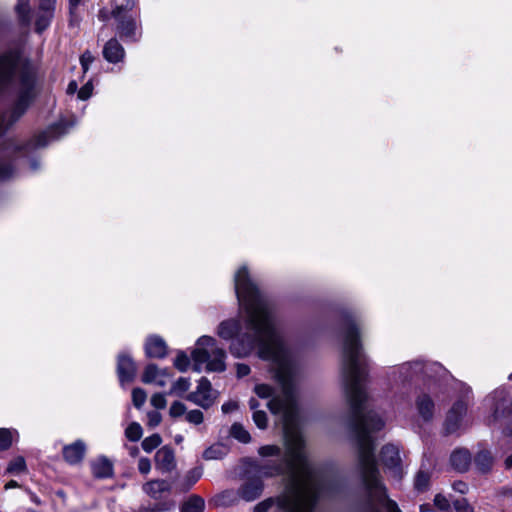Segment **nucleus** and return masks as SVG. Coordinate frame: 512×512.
Here are the masks:
<instances>
[{
  "mask_svg": "<svg viewBox=\"0 0 512 512\" xmlns=\"http://www.w3.org/2000/svg\"><path fill=\"white\" fill-rule=\"evenodd\" d=\"M202 468L196 467L191 469L185 476L184 488H191L202 476Z\"/></svg>",
  "mask_w": 512,
  "mask_h": 512,
  "instance_id": "f704fd0d",
  "label": "nucleus"
},
{
  "mask_svg": "<svg viewBox=\"0 0 512 512\" xmlns=\"http://www.w3.org/2000/svg\"><path fill=\"white\" fill-rule=\"evenodd\" d=\"M117 373L121 385L130 383L136 375V366L132 358L127 354H119L117 362Z\"/></svg>",
  "mask_w": 512,
  "mask_h": 512,
  "instance_id": "4468645a",
  "label": "nucleus"
},
{
  "mask_svg": "<svg viewBox=\"0 0 512 512\" xmlns=\"http://www.w3.org/2000/svg\"><path fill=\"white\" fill-rule=\"evenodd\" d=\"M13 169L10 164H0V180H5L12 176Z\"/></svg>",
  "mask_w": 512,
  "mask_h": 512,
  "instance_id": "5fc2aeb1",
  "label": "nucleus"
},
{
  "mask_svg": "<svg viewBox=\"0 0 512 512\" xmlns=\"http://www.w3.org/2000/svg\"><path fill=\"white\" fill-rule=\"evenodd\" d=\"M191 386V382L189 378L180 377L170 387L168 395H174L181 397L184 393H186Z\"/></svg>",
  "mask_w": 512,
  "mask_h": 512,
  "instance_id": "a878e982",
  "label": "nucleus"
},
{
  "mask_svg": "<svg viewBox=\"0 0 512 512\" xmlns=\"http://www.w3.org/2000/svg\"><path fill=\"white\" fill-rule=\"evenodd\" d=\"M34 77L16 51L0 56V135L13 126L33 100Z\"/></svg>",
  "mask_w": 512,
  "mask_h": 512,
  "instance_id": "7ed1b4c3",
  "label": "nucleus"
},
{
  "mask_svg": "<svg viewBox=\"0 0 512 512\" xmlns=\"http://www.w3.org/2000/svg\"><path fill=\"white\" fill-rule=\"evenodd\" d=\"M186 399L195 405L208 409L214 404L216 395L212 389L210 381L207 378L202 377L198 381L196 390L189 393L186 396Z\"/></svg>",
  "mask_w": 512,
  "mask_h": 512,
  "instance_id": "0eeeda50",
  "label": "nucleus"
},
{
  "mask_svg": "<svg viewBox=\"0 0 512 512\" xmlns=\"http://www.w3.org/2000/svg\"><path fill=\"white\" fill-rule=\"evenodd\" d=\"M19 484L15 481V480H11L9 481L6 485H5V489H11V488H16L18 487Z\"/></svg>",
  "mask_w": 512,
  "mask_h": 512,
  "instance_id": "69168bd1",
  "label": "nucleus"
},
{
  "mask_svg": "<svg viewBox=\"0 0 512 512\" xmlns=\"http://www.w3.org/2000/svg\"><path fill=\"white\" fill-rule=\"evenodd\" d=\"M171 486L165 480H152L144 484L143 490L154 499H158L164 492L170 491Z\"/></svg>",
  "mask_w": 512,
  "mask_h": 512,
  "instance_id": "5701e85b",
  "label": "nucleus"
},
{
  "mask_svg": "<svg viewBox=\"0 0 512 512\" xmlns=\"http://www.w3.org/2000/svg\"><path fill=\"white\" fill-rule=\"evenodd\" d=\"M172 375L167 369H160L155 364H149L142 375V382L146 384L153 383L159 387L166 386Z\"/></svg>",
  "mask_w": 512,
  "mask_h": 512,
  "instance_id": "ddd939ff",
  "label": "nucleus"
},
{
  "mask_svg": "<svg viewBox=\"0 0 512 512\" xmlns=\"http://www.w3.org/2000/svg\"><path fill=\"white\" fill-rule=\"evenodd\" d=\"M223 455V448L220 445L211 446L207 448L203 453V457L206 460L220 459Z\"/></svg>",
  "mask_w": 512,
  "mask_h": 512,
  "instance_id": "4c0bfd02",
  "label": "nucleus"
},
{
  "mask_svg": "<svg viewBox=\"0 0 512 512\" xmlns=\"http://www.w3.org/2000/svg\"><path fill=\"white\" fill-rule=\"evenodd\" d=\"M186 420L191 424L199 425L203 422L204 416L200 410L195 409L186 413Z\"/></svg>",
  "mask_w": 512,
  "mask_h": 512,
  "instance_id": "c03bdc74",
  "label": "nucleus"
},
{
  "mask_svg": "<svg viewBox=\"0 0 512 512\" xmlns=\"http://www.w3.org/2000/svg\"><path fill=\"white\" fill-rule=\"evenodd\" d=\"M368 374V361L362 350L359 330L347 320L342 334L341 378L350 406V428L357 450V462L365 486V495L352 506L351 512H401L395 501L388 499L386 488L379 478L374 454L372 433L380 431L385 422L381 416L368 410V396L363 383Z\"/></svg>",
  "mask_w": 512,
  "mask_h": 512,
  "instance_id": "f03ea898",
  "label": "nucleus"
},
{
  "mask_svg": "<svg viewBox=\"0 0 512 512\" xmlns=\"http://www.w3.org/2000/svg\"><path fill=\"white\" fill-rule=\"evenodd\" d=\"M505 466L507 469H510L512 467V455H510L506 458Z\"/></svg>",
  "mask_w": 512,
  "mask_h": 512,
  "instance_id": "338daca9",
  "label": "nucleus"
},
{
  "mask_svg": "<svg viewBox=\"0 0 512 512\" xmlns=\"http://www.w3.org/2000/svg\"><path fill=\"white\" fill-rule=\"evenodd\" d=\"M151 405L156 409H164L166 407L167 401L165 394L163 393H155L151 397Z\"/></svg>",
  "mask_w": 512,
  "mask_h": 512,
  "instance_id": "a18cd8bd",
  "label": "nucleus"
},
{
  "mask_svg": "<svg viewBox=\"0 0 512 512\" xmlns=\"http://www.w3.org/2000/svg\"><path fill=\"white\" fill-rule=\"evenodd\" d=\"M25 470H26V463H25V459L22 456H18L15 459H13L7 467L8 473H20Z\"/></svg>",
  "mask_w": 512,
  "mask_h": 512,
  "instance_id": "e433bc0d",
  "label": "nucleus"
},
{
  "mask_svg": "<svg viewBox=\"0 0 512 512\" xmlns=\"http://www.w3.org/2000/svg\"><path fill=\"white\" fill-rule=\"evenodd\" d=\"M78 89V85L75 81H71L68 85L67 92L69 94H74Z\"/></svg>",
  "mask_w": 512,
  "mask_h": 512,
  "instance_id": "0e129e2a",
  "label": "nucleus"
},
{
  "mask_svg": "<svg viewBox=\"0 0 512 512\" xmlns=\"http://www.w3.org/2000/svg\"><path fill=\"white\" fill-rule=\"evenodd\" d=\"M85 453L86 444L82 440H76L63 448V457L65 461L71 465L80 463L83 460Z\"/></svg>",
  "mask_w": 512,
  "mask_h": 512,
  "instance_id": "a211bd4d",
  "label": "nucleus"
},
{
  "mask_svg": "<svg viewBox=\"0 0 512 512\" xmlns=\"http://www.w3.org/2000/svg\"><path fill=\"white\" fill-rule=\"evenodd\" d=\"M184 414H186V406L182 402L175 401L171 404L169 409V415L172 418H178Z\"/></svg>",
  "mask_w": 512,
  "mask_h": 512,
  "instance_id": "a19ab883",
  "label": "nucleus"
},
{
  "mask_svg": "<svg viewBox=\"0 0 512 512\" xmlns=\"http://www.w3.org/2000/svg\"><path fill=\"white\" fill-rule=\"evenodd\" d=\"M103 57L109 63H119L125 58V50L116 38L108 40L103 47Z\"/></svg>",
  "mask_w": 512,
  "mask_h": 512,
  "instance_id": "6ab92c4d",
  "label": "nucleus"
},
{
  "mask_svg": "<svg viewBox=\"0 0 512 512\" xmlns=\"http://www.w3.org/2000/svg\"><path fill=\"white\" fill-rule=\"evenodd\" d=\"M143 435L142 427L137 422H132L125 430V436L132 442H137Z\"/></svg>",
  "mask_w": 512,
  "mask_h": 512,
  "instance_id": "2f4dec72",
  "label": "nucleus"
},
{
  "mask_svg": "<svg viewBox=\"0 0 512 512\" xmlns=\"http://www.w3.org/2000/svg\"><path fill=\"white\" fill-rule=\"evenodd\" d=\"M19 20L25 24L29 25L31 21L30 17V0H18L17 5L15 7Z\"/></svg>",
  "mask_w": 512,
  "mask_h": 512,
  "instance_id": "cd10ccee",
  "label": "nucleus"
},
{
  "mask_svg": "<svg viewBox=\"0 0 512 512\" xmlns=\"http://www.w3.org/2000/svg\"><path fill=\"white\" fill-rule=\"evenodd\" d=\"M135 1L134 0H128L125 5H121L120 7H123V14H130L129 12L134 8Z\"/></svg>",
  "mask_w": 512,
  "mask_h": 512,
  "instance_id": "052dcab7",
  "label": "nucleus"
},
{
  "mask_svg": "<svg viewBox=\"0 0 512 512\" xmlns=\"http://www.w3.org/2000/svg\"><path fill=\"white\" fill-rule=\"evenodd\" d=\"M156 468L162 472H169L176 466L174 451L167 446L160 448L155 455Z\"/></svg>",
  "mask_w": 512,
  "mask_h": 512,
  "instance_id": "aec40b11",
  "label": "nucleus"
},
{
  "mask_svg": "<svg viewBox=\"0 0 512 512\" xmlns=\"http://www.w3.org/2000/svg\"><path fill=\"white\" fill-rule=\"evenodd\" d=\"M433 502L437 510L441 512H451L450 500L442 493H437Z\"/></svg>",
  "mask_w": 512,
  "mask_h": 512,
  "instance_id": "c9c22d12",
  "label": "nucleus"
},
{
  "mask_svg": "<svg viewBox=\"0 0 512 512\" xmlns=\"http://www.w3.org/2000/svg\"><path fill=\"white\" fill-rule=\"evenodd\" d=\"M26 492H27L31 502H33L37 506H41L43 504L41 499L35 493H33L30 490H26Z\"/></svg>",
  "mask_w": 512,
  "mask_h": 512,
  "instance_id": "bf43d9fd",
  "label": "nucleus"
},
{
  "mask_svg": "<svg viewBox=\"0 0 512 512\" xmlns=\"http://www.w3.org/2000/svg\"><path fill=\"white\" fill-rule=\"evenodd\" d=\"M145 352L150 358H164L167 355V345L162 338L150 336L146 340Z\"/></svg>",
  "mask_w": 512,
  "mask_h": 512,
  "instance_id": "412c9836",
  "label": "nucleus"
},
{
  "mask_svg": "<svg viewBox=\"0 0 512 512\" xmlns=\"http://www.w3.org/2000/svg\"><path fill=\"white\" fill-rule=\"evenodd\" d=\"M252 418L258 428L265 429L267 427V414L265 411H254Z\"/></svg>",
  "mask_w": 512,
  "mask_h": 512,
  "instance_id": "37998d69",
  "label": "nucleus"
},
{
  "mask_svg": "<svg viewBox=\"0 0 512 512\" xmlns=\"http://www.w3.org/2000/svg\"><path fill=\"white\" fill-rule=\"evenodd\" d=\"M147 418H148L147 424L151 428L158 426L162 421V416L157 411H149L147 413Z\"/></svg>",
  "mask_w": 512,
  "mask_h": 512,
  "instance_id": "de8ad7c7",
  "label": "nucleus"
},
{
  "mask_svg": "<svg viewBox=\"0 0 512 512\" xmlns=\"http://www.w3.org/2000/svg\"><path fill=\"white\" fill-rule=\"evenodd\" d=\"M450 462L458 472H465L469 468L471 456L468 450L459 449L451 454Z\"/></svg>",
  "mask_w": 512,
  "mask_h": 512,
  "instance_id": "4be33fe9",
  "label": "nucleus"
},
{
  "mask_svg": "<svg viewBox=\"0 0 512 512\" xmlns=\"http://www.w3.org/2000/svg\"><path fill=\"white\" fill-rule=\"evenodd\" d=\"M485 405L492 411L493 420L512 413V401L507 398L505 388H497L485 398Z\"/></svg>",
  "mask_w": 512,
  "mask_h": 512,
  "instance_id": "423d86ee",
  "label": "nucleus"
},
{
  "mask_svg": "<svg viewBox=\"0 0 512 512\" xmlns=\"http://www.w3.org/2000/svg\"><path fill=\"white\" fill-rule=\"evenodd\" d=\"M53 16H54L53 12L38 10L36 23H35L36 32H38V33L43 32L50 25V22H51Z\"/></svg>",
  "mask_w": 512,
  "mask_h": 512,
  "instance_id": "c85d7f7f",
  "label": "nucleus"
},
{
  "mask_svg": "<svg viewBox=\"0 0 512 512\" xmlns=\"http://www.w3.org/2000/svg\"><path fill=\"white\" fill-rule=\"evenodd\" d=\"M91 473L96 479H108L114 474L113 463L105 456H98L89 463Z\"/></svg>",
  "mask_w": 512,
  "mask_h": 512,
  "instance_id": "dca6fc26",
  "label": "nucleus"
},
{
  "mask_svg": "<svg viewBox=\"0 0 512 512\" xmlns=\"http://www.w3.org/2000/svg\"><path fill=\"white\" fill-rule=\"evenodd\" d=\"M209 360L206 361V370L209 372H223L226 369V352L216 346L208 347Z\"/></svg>",
  "mask_w": 512,
  "mask_h": 512,
  "instance_id": "f3484780",
  "label": "nucleus"
},
{
  "mask_svg": "<svg viewBox=\"0 0 512 512\" xmlns=\"http://www.w3.org/2000/svg\"><path fill=\"white\" fill-rule=\"evenodd\" d=\"M430 473L428 471L419 470L415 476L414 486L419 492H423L428 489L430 483Z\"/></svg>",
  "mask_w": 512,
  "mask_h": 512,
  "instance_id": "c756f323",
  "label": "nucleus"
},
{
  "mask_svg": "<svg viewBox=\"0 0 512 512\" xmlns=\"http://www.w3.org/2000/svg\"><path fill=\"white\" fill-rule=\"evenodd\" d=\"M147 395L146 392L141 388H135L132 391V401L136 408H141L145 401H146Z\"/></svg>",
  "mask_w": 512,
  "mask_h": 512,
  "instance_id": "58836bf2",
  "label": "nucleus"
},
{
  "mask_svg": "<svg viewBox=\"0 0 512 512\" xmlns=\"http://www.w3.org/2000/svg\"><path fill=\"white\" fill-rule=\"evenodd\" d=\"M216 343L215 338L211 336H201L196 342V348L191 352V358L193 360V370L195 372H201L202 367L209 360L208 347H213Z\"/></svg>",
  "mask_w": 512,
  "mask_h": 512,
  "instance_id": "9d476101",
  "label": "nucleus"
},
{
  "mask_svg": "<svg viewBox=\"0 0 512 512\" xmlns=\"http://www.w3.org/2000/svg\"><path fill=\"white\" fill-rule=\"evenodd\" d=\"M81 3V0H69V10L70 14L73 15L75 13V10Z\"/></svg>",
  "mask_w": 512,
  "mask_h": 512,
  "instance_id": "680f3d73",
  "label": "nucleus"
},
{
  "mask_svg": "<svg viewBox=\"0 0 512 512\" xmlns=\"http://www.w3.org/2000/svg\"><path fill=\"white\" fill-rule=\"evenodd\" d=\"M453 507L456 512H474V508L466 498L454 500Z\"/></svg>",
  "mask_w": 512,
  "mask_h": 512,
  "instance_id": "ea45409f",
  "label": "nucleus"
},
{
  "mask_svg": "<svg viewBox=\"0 0 512 512\" xmlns=\"http://www.w3.org/2000/svg\"><path fill=\"white\" fill-rule=\"evenodd\" d=\"M467 411V404L463 401H457L449 410L446 421L445 430L451 434L458 431L461 427L462 419Z\"/></svg>",
  "mask_w": 512,
  "mask_h": 512,
  "instance_id": "f8f14e48",
  "label": "nucleus"
},
{
  "mask_svg": "<svg viewBox=\"0 0 512 512\" xmlns=\"http://www.w3.org/2000/svg\"><path fill=\"white\" fill-rule=\"evenodd\" d=\"M275 461H267L262 465H257L254 468L255 475L248 477L245 482L238 488L237 495L246 502H251L260 497L263 492L264 484L262 481V477H265L263 474L259 473V469L266 464H273Z\"/></svg>",
  "mask_w": 512,
  "mask_h": 512,
  "instance_id": "39448f33",
  "label": "nucleus"
},
{
  "mask_svg": "<svg viewBox=\"0 0 512 512\" xmlns=\"http://www.w3.org/2000/svg\"><path fill=\"white\" fill-rule=\"evenodd\" d=\"M55 3L56 0H40L39 10L54 13Z\"/></svg>",
  "mask_w": 512,
  "mask_h": 512,
  "instance_id": "603ef678",
  "label": "nucleus"
},
{
  "mask_svg": "<svg viewBox=\"0 0 512 512\" xmlns=\"http://www.w3.org/2000/svg\"><path fill=\"white\" fill-rule=\"evenodd\" d=\"M231 435L242 443H248L251 440L249 432L239 423H234L231 427Z\"/></svg>",
  "mask_w": 512,
  "mask_h": 512,
  "instance_id": "7c9ffc66",
  "label": "nucleus"
},
{
  "mask_svg": "<svg viewBox=\"0 0 512 512\" xmlns=\"http://www.w3.org/2000/svg\"><path fill=\"white\" fill-rule=\"evenodd\" d=\"M236 499V494L232 490H226L219 496V501H221L222 504H230L234 502Z\"/></svg>",
  "mask_w": 512,
  "mask_h": 512,
  "instance_id": "3c124183",
  "label": "nucleus"
},
{
  "mask_svg": "<svg viewBox=\"0 0 512 512\" xmlns=\"http://www.w3.org/2000/svg\"><path fill=\"white\" fill-rule=\"evenodd\" d=\"M93 86L91 82H87L81 89L78 91V98L81 100H87L92 95Z\"/></svg>",
  "mask_w": 512,
  "mask_h": 512,
  "instance_id": "09e8293b",
  "label": "nucleus"
},
{
  "mask_svg": "<svg viewBox=\"0 0 512 512\" xmlns=\"http://www.w3.org/2000/svg\"><path fill=\"white\" fill-rule=\"evenodd\" d=\"M168 507L165 504L141 505L132 512H165Z\"/></svg>",
  "mask_w": 512,
  "mask_h": 512,
  "instance_id": "79ce46f5",
  "label": "nucleus"
},
{
  "mask_svg": "<svg viewBox=\"0 0 512 512\" xmlns=\"http://www.w3.org/2000/svg\"><path fill=\"white\" fill-rule=\"evenodd\" d=\"M452 488L454 491L460 493V494H466L469 490L467 483L463 481H455L452 484Z\"/></svg>",
  "mask_w": 512,
  "mask_h": 512,
  "instance_id": "6e6d98bb",
  "label": "nucleus"
},
{
  "mask_svg": "<svg viewBox=\"0 0 512 512\" xmlns=\"http://www.w3.org/2000/svg\"><path fill=\"white\" fill-rule=\"evenodd\" d=\"M415 407L418 416L424 421L429 422L433 419L435 413V404L428 393L420 392L415 399Z\"/></svg>",
  "mask_w": 512,
  "mask_h": 512,
  "instance_id": "2eb2a0df",
  "label": "nucleus"
},
{
  "mask_svg": "<svg viewBox=\"0 0 512 512\" xmlns=\"http://www.w3.org/2000/svg\"><path fill=\"white\" fill-rule=\"evenodd\" d=\"M205 507L204 500L199 496H191L186 500L182 507L181 512H203Z\"/></svg>",
  "mask_w": 512,
  "mask_h": 512,
  "instance_id": "bb28decb",
  "label": "nucleus"
},
{
  "mask_svg": "<svg viewBox=\"0 0 512 512\" xmlns=\"http://www.w3.org/2000/svg\"><path fill=\"white\" fill-rule=\"evenodd\" d=\"M236 371H237V376L239 378H242V377L247 376L250 373V367L246 364L238 363L236 365Z\"/></svg>",
  "mask_w": 512,
  "mask_h": 512,
  "instance_id": "4d7b16f0",
  "label": "nucleus"
},
{
  "mask_svg": "<svg viewBox=\"0 0 512 512\" xmlns=\"http://www.w3.org/2000/svg\"><path fill=\"white\" fill-rule=\"evenodd\" d=\"M162 442V439L159 434H153L149 437H146L142 441V448L145 452L150 453L154 449H156Z\"/></svg>",
  "mask_w": 512,
  "mask_h": 512,
  "instance_id": "473e14b6",
  "label": "nucleus"
},
{
  "mask_svg": "<svg viewBox=\"0 0 512 512\" xmlns=\"http://www.w3.org/2000/svg\"><path fill=\"white\" fill-rule=\"evenodd\" d=\"M17 430L9 428H0V451L8 450L14 439H18Z\"/></svg>",
  "mask_w": 512,
  "mask_h": 512,
  "instance_id": "393cba45",
  "label": "nucleus"
},
{
  "mask_svg": "<svg viewBox=\"0 0 512 512\" xmlns=\"http://www.w3.org/2000/svg\"><path fill=\"white\" fill-rule=\"evenodd\" d=\"M431 508L429 504H423L420 506V512H430Z\"/></svg>",
  "mask_w": 512,
  "mask_h": 512,
  "instance_id": "774afa93",
  "label": "nucleus"
},
{
  "mask_svg": "<svg viewBox=\"0 0 512 512\" xmlns=\"http://www.w3.org/2000/svg\"><path fill=\"white\" fill-rule=\"evenodd\" d=\"M190 366V358L184 351H179L174 360V367L180 372H186Z\"/></svg>",
  "mask_w": 512,
  "mask_h": 512,
  "instance_id": "72a5a7b5",
  "label": "nucleus"
},
{
  "mask_svg": "<svg viewBox=\"0 0 512 512\" xmlns=\"http://www.w3.org/2000/svg\"><path fill=\"white\" fill-rule=\"evenodd\" d=\"M380 460L384 467L397 479L402 477V466L399 448L394 444L383 446Z\"/></svg>",
  "mask_w": 512,
  "mask_h": 512,
  "instance_id": "1a4fd4ad",
  "label": "nucleus"
},
{
  "mask_svg": "<svg viewBox=\"0 0 512 512\" xmlns=\"http://www.w3.org/2000/svg\"><path fill=\"white\" fill-rule=\"evenodd\" d=\"M443 372L444 368L438 363H424L423 361L415 360L393 367L389 373V377L396 383H404L420 374L424 377L432 378L441 375Z\"/></svg>",
  "mask_w": 512,
  "mask_h": 512,
  "instance_id": "20e7f679",
  "label": "nucleus"
},
{
  "mask_svg": "<svg viewBox=\"0 0 512 512\" xmlns=\"http://www.w3.org/2000/svg\"><path fill=\"white\" fill-rule=\"evenodd\" d=\"M254 392L260 398H269L273 393V388L267 384H258L255 386Z\"/></svg>",
  "mask_w": 512,
  "mask_h": 512,
  "instance_id": "49530a36",
  "label": "nucleus"
},
{
  "mask_svg": "<svg viewBox=\"0 0 512 512\" xmlns=\"http://www.w3.org/2000/svg\"><path fill=\"white\" fill-rule=\"evenodd\" d=\"M241 319H227L217 327L223 340H233L229 349L236 358L249 356L256 348L259 358L271 363V371L281 387V395L267 404L283 425L286 452L277 445H264L262 457H278L259 469L265 477L288 474L285 491L276 498L259 502L253 512H268L274 505L279 512H313L324 490L322 474L309 462L304 440L297 428V397L301 371L278 329L276 310H239Z\"/></svg>",
  "mask_w": 512,
  "mask_h": 512,
  "instance_id": "f257e3e1",
  "label": "nucleus"
},
{
  "mask_svg": "<svg viewBox=\"0 0 512 512\" xmlns=\"http://www.w3.org/2000/svg\"><path fill=\"white\" fill-rule=\"evenodd\" d=\"M138 469L142 474H148L151 470V463L148 458H140L138 462Z\"/></svg>",
  "mask_w": 512,
  "mask_h": 512,
  "instance_id": "864d4df0",
  "label": "nucleus"
},
{
  "mask_svg": "<svg viewBox=\"0 0 512 512\" xmlns=\"http://www.w3.org/2000/svg\"><path fill=\"white\" fill-rule=\"evenodd\" d=\"M221 409L225 414L231 413L238 409V403L236 401H228L222 405Z\"/></svg>",
  "mask_w": 512,
  "mask_h": 512,
  "instance_id": "13d9d810",
  "label": "nucleus"
},
{
  "mask_svg": "<svg viewBox=\"0 0 512 512\" xmlns=\"http://www.w3.org/2000/svg\"><path fill=\"white\" fill-rule=\"evenodd\" d=\"M259 402L255 399V398H251L249 400V407L250 409L254 412V411H259Z\"/></svg>",
  "mask_w": 512,
  "mask_h": 512,
  "instance_id": "e2e57ef3",
  "label": "nucleus"
},
{
  "mask_svg": "<svg viewBox=\"0 0 512 512\" xmlns=\"http://www.w3.org/2000/svg\"><path fill=\"white\" fill-rule=\"evenodd\" d=\"M94 61V57L89 51H85L80 57V63L84 72L89 68V65Z\"/></svg>",
  "mask_w": 512,
  "mask_h": 512,
  "instance_id": "8fccbe9b",
  "label": "nucleus"
},
{
  "mask_svg": "<svg viewBox=\"0 0 512 512\" xmlns=\"http://www.w3.org/2000/svg\"><path fill=\"white\" fill-rule=\"evenodd\" d=\"M67 132V127L64 122H59L46 131H43L39 135L35 136L31 141L30 145L33 148H42L48 145L52 140L58 139L61 135Z\"/></svg>",
  "mask_w": 512,
  "mask_h": 512,
  "instance_id": "9b49d317",
  "label": "nucleus"
},
{
  "mask_svg": "<svg viewBox=\"0 0 512 512\" xmlns=\"http://www.w3.org/2000/svg\"><path fill=\"white\" fill-rule=\"evenodd\" d=\"M493 462L494 459L488 450H480L474 458L475 467L481 473L489 472L493 466Z\"/></svg>",
  "mask_w": 512,
  "mask_h": 512,
  "instance_id": "b1692460",
  "label": "nucleus"
},
{
  "mask_svg": "<svg viewBox=\"0 0 512 512\" xmlns=\"http://www.w3.org/2000/svg\"><path fill=\"white\" fill-rule=\"evenodd\" d=\"M123 10V7H116L112 12L117 21V32L125 40L136 41L137 25L135 18L131 14H123Z\"/></svg>",
  "mask_w": 512,
  "mask_h": 512,
  "instance_id": "6e6552de",
  "label": "nucleus"
}]
</instances>
